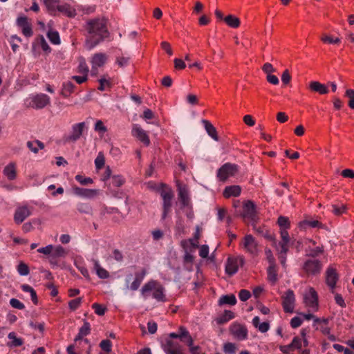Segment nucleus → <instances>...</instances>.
I'll return each instance as SVG.
<instances>
[{
    "instance_id": "58",
    "label": "nucleus",
    "mask_w": 354,
    "mask_h": 354,
    "mask_svg": "<svg viewBox=\"0 0 354 354\" xmlns=\"http://www.w3.org/2000/svg\"><path fill=\"white\" fill-rule=\"evenodd\" d=\"M124 183V180L121 176H113L112 177V184L113 186L119 187Z\"/></svg>"
},
{
    "instance_id": "47",
    "label": "nucleus",
    "mask_w": 354,
    "mask_h": 354,
    "mask_svg": "<svg viewBox=\"0 0 354 354\" xmlns=\"http://www.w3.org/2000/svg\"><path fill=\"white\" fill-rule=\"evenodd\" d=\"M92 308L94 310L95 313L100 316H102L104 315L106 308L103 306L102 305L98 303H94L92 305Z\"/></svg>"
},
{
    "instance_id": "51",
    "label": "nucleus",
    "mask_w": 354,
    "mask_h": 354,
    "mask_svg": "<svg viewBox=\"0 0 354 354\" xmlns=\"http://www.w3.org/2000/svg\"><path fill=\"white\" fill-rule=\"evenodd\" d=\"M236 346L234 343L227 342L223 346V351L227 354H234L236 353Z\"/></svg>"
},
{
    "instance_id": "50",
    "label": "nucleus",
    "mask_w": 354,
    "mask_h": 354,
    "mask_svg": "<svg viewBox=\"0 0 354 354\" xmlns=\"http://www.w3.org/2000/svg\"><path fill=\"white\" fill-rule=\"evenodd\" d=\"M345 96L349 98L348 106L354 109V89H347L345 92Z\"/></svg>"
},
{
    "instance_id": "44",
    "label": "nucleus",
    "mask_w": 354,
    "mask_h": 354,
    "mask_svg": "<svg viewBox=\"0 0 354 354\" xmlns=\"http://www.w3.org/2000/svg\"><path fill=\"white\" fill-rule=\"evenodd\" d=\"M17 271L21 276H26L30 272L29 267L24 262H20L19 263L17 266Z\"/></svg>"
},
{
    "instance_id": "60",
    "label": "nucleus",
    "mask_w": 354,
    "mask_h": 354,
    "mask_svg": "<svg viewBox=\"0 0 354 354\" xmlns=\"http://www.w3.org/2000/svg\"><path fill=\"white\" fill-rule=\"evenodd\" d=\"M95 131H98L102 133H104L107 131L106 127L104 125V123L102 120H97L95 124Z\"/></svg>"
},
{
    "instance_id": "26",
    "label": "nucleus",
    "mask_w": 354,
    "mask_h": 354,
    "mask_svg": "<svg viewBox=\"0 0 354 354\" xmlns=\"http://www.w3.org/2000/svg\"><path fill=\"white\" fill-rule=\"evenodd\" d=\"M180 339L187 344L188 346H191L193 344V339L189 335L188 330L184 326H180L178 330Z\"/></svg>"
},
{
    "instance_id": "30",
    "label": "nucleus",
    "mask_w": 354,
    "mask_h": 354,
    "mask_svg": "<svg viewBox=\"0 0 354 354\" xmlns=\"http://www.w3.org/2000/svg\"><path fill=\"white\" fill-rule=\"evenodd\" d=\"M75 88V86L71 82H64L60 94L64 97H68L74 92Z\"/></svg>"
},
{
    "instance_id": "16",
    "label": "nucleus",
    "mask_w": 354,
    "mask_h": 354,
    "mask_svg": "<svg viewBox=\"0 0 354 354\" xmlns=\"http://www.w3.org/2000/svg\"><path fill=\"white\" fill-rule=\"evenodd\" d=\"M73 192L74 194H75L77 196L84 197V198H91L97 195L98 190L82 188V187H79L77 186H73Z\"/></svg>"
},
{
    "instance_id": "8",
    "label": "nucleus",
    "mask_w": 354,
    "mask_h": 354,
    "mask_svg": "<svg viewBox=\"0 0 354 354\" xmlns=\"http://www.w3.org/2000/svg\"><path fill=\"white\" fill-rule=\"evenodd\" d=\"M50 103V97L44 93L37 94L31 98L28 104L29 107L41 109Z\"/></svg>"
},
{
    "instance_id": "1",
    "label": "nucleus",
    "mask_w": 354,
    "mask_h": 354,
    "mask_svg": "<svg viewBox=\"0 0 354 354\" xmlns=\"http://www.w3.org/2000/svg\"><path fill=\"white\" fill-rule=\"evenodd\" d=\"M86 31L85 44L91 50L110 36L108 20L104 17L88 19L84 25Z\"/></svg>"
},
{
    "instance_id": "33",
    "label": "nucleus",
    "mask_w": 354,
    "mask_h": 354,
    "mask_svg": "<svg viewBox=\"0 0 354 354\" xmlns=\"http://www.w3.org/2000/svg\"><path fill=\"white\" fill-rule=\"evenodd\" d=\"M234 317V313L231 310H225L224 313L216 319L218 324H223Z\"/></svg>"
},
{
    "instance_id": "28",
    "label": "nucleus",
    "mask_w": 354,
    "mask_h": 354,
    "mask_svg": "<svg viewBox=\"0 0 354 354\" xmlns=\"http://www.w3.org/2000/svg\"><path fill=\"white\" fill-rule=\"evenodd\" d=\"M202 122L204 124L205 129L208 135L214 140L218 141L219 138L217 131L216 128L212 124V123L206 120H203Z\"/></svg>"
},
{
    "instance_id": "11",
    "label": "nucleus",
    "mask_w": 354,
    "mask_h": 354,
    "mask_svg": "<svg viewBox=\"0 0 354 354\" xmlns=\"http://www.w3.org/2000/svg\"><path fill=\"white\" fill-rule=\"evenodd\" d=\"M17 25L21 29L23 35L26 37L33 35L32 26L26 17H19L17 19Z\"/></svg>"
},
{
    "instance_id": "64",
    "label": "nucleus",
    "mask_w": 354,
    "mask_h": 354,
    "mask_svg": "<svg viewBox=\"0 0 354 354\" xmlns=\"http://www.w3.org/2000/svg\"><path fill=\"white\" fill-rule=\"evenodd\" d=\"M291 80V75L288 70H285L281 75V81L284 84H288Z\"/></svg>"
},
{
    "instance_id": "36",
    "label": "nucleus",
    "mask_w": 354,
    "mask_h": 354,
    "mask_svg": "<svg viewBox=\"0 0 354 354\" xmlns=\"http://www.w3.org/2000/svg\"><path fill=\"white\" fill-rule=\"evenodd\" d=\"M268 279L272 284H274L277 281V271L276 268V264L274 266H269L267 270Z\"/></svg>"
},
{
    "instance_id": "53",
    "label": "nucleus",
    "mask_w": 354,
    "mask_h": 354,
    "mask_svg": "<svg viewBox=\"0 0 354 354\" xmlns=\"http://www.w3.org/2000/svg\"><path fill=\"white\" fill-rule=\"evenodd\" d=\"M81 303H82L81 297H78V298L72 299L68 303L69 308L72 310H75L76 309H77L80 307Z\"/></svg>"
},
{
    "instance_id": "55",
    "label": "nucleus",
    "mask_w": 354,
    "mask_h": 354,
    "mask_svg": "<svg viewBox=\"0 0 354 354\" xmlns=\"http://www.w3.org/2000/svg\"><path fill=\"white\" fill-rule=\"evenodd\" d=\"M10 304L12 308L19 310L24 309L25 308L24 304L15 298H12L10 300Z\"/></svg>"
},
{
    "instance_id": "5",
    "label": "nucleus",
    "mask_w": 354,
    "mask_h": 354,
    "mask_svg": "<svg viewBox=\"0 0 354 354\" xmlns=\"http://www.w3.org/2000/svg\"><path fill=\"white\" fill-rule=\"evenodd\" d=\"M238 171L239 167L237 165L227 162L218 169L216 176L220 181L225 182L228 178L235 176Z\"/></svg>"
},
{
    "instance_id": "12",
    "label": "nucleus",
    "mask_w": 354,
    "mask_h": 354,
    "mask_svg": "<svg viewBox=\"0 0 354 354\" xmlns=\"http://www.w3.org/2000/svg\"><path fill=\"white\" fill-rule=\"evenodd\" d=\"M243 247L252 255L258 254V245L252 235L248 234L244 237Z\"/></svg>"
},
{
    "instance_id": "35",
    "label": "nucleus",
    "mask_w": 354,
    "mask_h": 354,
    "mask_svg": "<svg viewBox=\"0 0 354 354\" xmlns=\"http://www.w3.org/2000/svg\"><path fill=\"white\" fill-rule=\"evenodd\" d=\"M236 304V299L233 294L223 295L222 297H220L218 300L219 305L229 304L233 306L235 305Z\"/></svg>"
},
{
    "instance_id": "61",
    "label": "nucleus",
    "mask_w": 354,
    "mask_h": 354,
    "mask_svg": "<svg viewBox=\"0 0 354 354\" xmlns=\"http://www.w3.org/2000/svg\"><path fill=\"white\" fill-rule=\"evenodd\" d=\"M251 297L250 292L249 290L243 289L239 293V297L240 300L245 301Z\"/></svg>"
},
{
    "instance_id": "49",
    "label": "nucleus",
    "mask_w": 354,
    "mask_h": 354,
    "mask_svg": "<svg viewBox=\"0 0 354 354\" xmlns=\"http://www.w3.org/2000/svg\"><path fill=\"white\" fill-rule=\"evenodd\" d=\"M75 180L78 181L81 185H86L88 184H92L93 183V180L90 177H84L82 175H76L75 176Z\"/></svg>"
},
{
    "instance_id": "41",
    "label": "nucleus",
    "mask_w": 354,
    "mask_h": 354,
    "mask_svg": "<svg viewBox=\"0 0 354 354\" xmlns=\"http://www.w3.org/2000/svg\"><path fill=\"white\" fill-rule=\"evenodd\" d=\"M324 252V247L318 246L314 249L310 250L309 252L306 254V257L310 259H315L319 254H322Z\"/></svg>"
},
{
    "instance_id": "15",
    "label": "nucleus",
    "mask_w": 354,
    "mask_h": 354,
    "mask_svg": "<svg viewBox=\"0 0 354 354\" xmlns=\"http://www.w3.org/2000/svg\"><path fill=\"white\" fill-rule=\"evenodd\" d=\"M338 280V274L336 270L333 268H328L326 272V283L332 289L333 293V289L335 288L337 281Z\"/></svg>"
},
{
    "instance_id": "56",
    "label": "nucleus",
    "mask_w": 354,
    "mask_h": 354,
    "mask_svg": "<svg viewBox=\"0 0 354 354\" xmlns=\"http://www.w3.org/2000/svg\"><path fill=\"white\" fill-rule=\"evenodd\" d=\"M100 86L98 87V89L100 91H104L106 88H110L111 86V83L109 80H107L105 78H101L99 80Z\"/></svg>"
},
{
    "instance_id": "46",
    "label": "nucleus",
    "mask_w": 354,
    "mask_h": 354,
    "mask_svg": "<svg viewBox=\"0 0 354 354\" xmlns=\"http://www.w3.org/2000/svg\"><path fill=\"white\" fill-rule=\"evenodd\" d=\"M95 164L97 169H102L105 164V158L102 152H100L95 160Z\"/></svg>"
},
{
    "instance_id": "20",
    "label": "nucleus",
    "mask_w": 354,
    "mask_h": 354,
    "mask_svg": "<svg viewBox=\"0 0 354 354\" xmlns=\"http://www.w3.org/2000/svg\"><path fill=\"white\" fill-rule=\"evenodd\" d=\"M308 88L311 91L318 93L320 95H325L329 92L328 87L318 81L310 82L308 84Z\"/></svg>"
},
{
    "instance_id": "62",
    "label": "nucleus",
    "mask_w": 354,
    "mask_h": 354,
    "mask_svg": "<svg viewBox=\"0 0 354 354\" xmlns=\"http://www.w3.org/2000/svg\"><path fill=\"white\" fill-rule=\"evenodd\" d=\"M321 40L324 43L329 44H338L340 42V39L339 38L333 39L332 37L328 35H324L321 38Z\"/></svg>"
},
{
    "instance_id": "27",
    "label": "nucleus",
    "mask_w": 354,
    "mask_h": 354,
    "mask_svg": "<svg viewBox=\"0 0 354 354\" xmlns=\"http://www.w3.org/2000/svg\"><path fill=\"white\" fill-rule=\"evenodd\" d=\"M106 60L107 57L104 53H98L93 56L91 63L93 67H101L106 63Z\"/></svg>"
},
{
    "instance_id": "34",
    "label": "nucleus",
    "mask_w": 354,
    "mask_h": 354,
    "mask_svg": "<svg viewBox=\"0 0 354 354\" xmlns=\"http://www.w3.org/2000/svg\"><path fill=\"white\" fill-rule=\"evenodd\" d=\"M93 261L94 263V269L96 271L97 275L100 279H107L109 277V272L104 268H102L97 260H93Z\"/></svg>"
},
{
    "instance_id": "2",
    "label": "nucleus",
    "mask_w": 354,
    "mask_h": 354,
    "mask_svg": "<svg viewBox=\"0 0 354 354\" xmlns=\"http://www.w3.org/2000/svg\"><path fill=\"white\" fill-rule=\"evenodd\" d=\"M158 192L162 199V219L165 220L171 210L174 194L171 187L163 183L161 184V187L159 189Z\"/></svg>"
},
{
    "instance_id": "9",
    "label": "nucleus",
    "mask_w": 354,
    "mask_h": 354,
    "mask_svg": "<svg viewBox=\"0 0 354 354\" xmlns=\"http://www.w3.org/2000/svg\"><path fill=\"white\" fill-rule=\"evenodd\" d=\"M230 332L239 340H243L248 337V330L244 325L234 323L230 328Z\"/></svg>"
},
{
    "instance_id": "32",
    "label": "nucleus",
    "mask_w": 354,
    "mask_h": 354,
    "mask_svg": "<svg viewBox=\"0 0 354 354\" xmlns=\"http://www.w3.org/2000/svg\"><path fill=\"white\" fill-rule=\"evenodd\" d=\"M44 3L50 15H55L59 6V0H44Z\"/></svg>"
},
{
    "instance_id": "24",
    "label": "nucleus",
    "mask_w": 354,
    "mask_h": 354,
    "mask_svg": "<svg viewBox=\"0 0 354 354\" xmlns=\"http://www.w3.org/2000/svg\"><path fill=\"white\" fill-rule=\"evenodd\" d=\"M3 174L9 180H13L17 178V169L15 162H10L3 171Z\"/></svg>"
},
{
    "instance_id": "19",
    "label": "nucleus",
    "mask_w": 354,
    "mask_h": 354,
    "mask_svg": "<svg viewBox=\"0 0 354 354\" xmlns=\"http://www.w3.org/2000/svg\"><path fill=\"white\" fill-rule=\"evenodd\" d=\"M304 302L309 307L314 308L318 306V295L313 288H310L309 292L304 296Z\"/></svg>"
},
{
    "instance_id": "14",
    "label": "nucleus",
    "mask_w": 354,
    "mask_h": 354,
    "mask_svg": "<svg viewBox=\"0 0 354 354\" xmlns=\"http://www.w3.org/2000/svg\"><path fill=\"white\" fill-rule=\"evenodd\" d=\"M30 215L31 211L27 206L19 207L15 212L14 221L17 224H20Z\"/></svg>"
},
{
    "instance_id": "23",
    "label": "nucleus",
    "mask_w": 354,
    "mask_h": 354,
    "mask_svg": "<svg viewBox=\"0 0 354 354\" xmlns=\"http://www.w3.org/2000/svg\"><path fill=\"white\" fill-rule=\"evenodd\" d=\"M57 12H59L70 18H73L77 15L76 10L68 3L59 5Z\"/></svg>"
},
{
    "instance_id": "63",
    "label": "nucleus",
    "mask_w": 354,
    "mask_h": 354,
    "mask_svg": "<svg viewBox=\"0 0 354 354\" xmlns=\"http://www.w3.org/2000/svg\"><path fill=\"white\" fill-rule=\"evenodd\" d=\"M174 67L176 69L182 70L186 67V64L183 59L176 58L174 59Z\"/></svg>"
},
{
    "instance_id": "6",
    "label": "nucleus",
    "mask_w": 354,
    "mask_h": 354,
    "mask_svg": "<svg viewBox=\"0 0 354 354\" xmlns=\"http://www.w3.org/2000/svg\"><path fill=\"white\" fill-rule=\"evenodd\" d=\"M85 128L86 123L84 122L73 125L71 133L69 135L64 136L63 137L64 142H75L78 140L82 136Z\"/></svg>"
},
{
    "instance_id": "21",
    "label": "nucleus",
    "mask_w": 354,
    "mask_h": 354,
    "mask_svg": "<svg viewBox=\"0 0 354 354\" xmlns=\"http://www.w3.org/2000/svg\"><path fill=\"white\" fill-rule=\"evenodd\" d=\"M133 136L136 137L145 145L148 146L150 144V140L146 132L139 127H135L132 131Z\"/></svg>"
},
{
    "instance_id": "22",
    "label": "nucleus",
    "mask_w": 354,
    "mask_h": 354,
    "mask_svg": "<svg viewBox=\"0 0 354 354\" xmlns=\"http://www.w3.org/2000/svg\"><path fill=\"white\" fill-rule=\"evenodd\" d=\"M146 274L147 270L145 268H142L140 271L136 272L135 273L134 281L131 283L130 286V289L131 290H136L138 289Z\"/></svg>"
},
{
    "instance_id": "4",
    "label": "nucleus",
    "mask_w": 354,
    "mask_h": 354,
    "mask_svg": "<svg viewBox=\"0 0 354 354\" xmlns=\"http://www.w3.org/2000/svg\"><path fill=\"white\" fill-rule=\"evenodd\" d=\"M323 264L317 259H307L301 266V270L307 277L317 276L322 272Z\"/></svg>"
},
{
    "instance_id": "3",
    "label": "nucleus",
    "mask_w": 354,
    "mask_h": 354,
    "mask_svg": "<svg viewBox=\"0 0 354 354\" xmlns=\"http://www.w3.org/2000/svg\"><path fill=\"white\" fill-rule=\"evenodd\" d=\"M152 290H153L152 295L153 298L158 301L164 302L166 301L165 295L164 294V287L159 282L153 279L150 280L142 286L141 293L143 297H146L147 293Z\"/></svg>"
},
{
    "instance_id": "57",
    "label": "nucleus",
    "mask_w": 354,
    "mask_h": 354,
    "mask_svg": "<svg viewBox=\"0 0 354 354\" xmlns=\"http://www.w3.org/2000/svg\"><path fill=\"white\" fill-rule=\"evenodd\" d=\"M89 70L88 68L84 61L80 62L78 66V73L82 74L83 75H86L88 77V73Z\"/></svg>"
},
{
    "instance_id": "40",
    "label": "nucleus",
    "mask_w": 354,
    "mask_h": 354,
    "mask_svg": "<svg viewBox=\"0 0 354 354\" xmlns=\"http://www.w3.org/2000/svg\"><path fill=\"white\" fill-rule=\"evenodd\" d=\"M77 210L82 214H92V207L88 203H79L77 205Z\"/></svg>"
},
{
    "instance_id": "42",
    "label": "nucleus",
    "mask_w": 354,
    "mask_h": 354,
    "mask_svg": "<svg viewBox=\"0 0 354 354\" xmlns=\"http://www.w3.org/2000/svg\"><path fill=\"white\" fill-rule=\"evenodd\" d=\"M47 37L52 44L56 45L60 44L59 35L57 31H48Z\"/></svg>"
},
{
    "instance_id": "39",
    "label": "nucleus",
    "mask_w": 354,
    "mask_h": 354,
    "mask_svg": "<svg viewBox=\"0 0 354 354\" xmlns=\"http://www.w3.org/2000/svg\"><path fill=\"white\" fill-rule=\"evenodd\" d=\"M68 254V252L61 245H57L55 248H53L51 256L55 258L65 257Z\"/></svg>"
},
{
    "instance_id": "17",
    "label": "nucleus",
    "mask_w": 354,
    "mask_h": 354,
    "mask_svg": "<svg viewBox=\"0 0 354 354\" xmlns=\"http://www.w3.org/2000/svg\"><path fill=\"white\" fill-rule=\"evenodd\" d=\"M256 205L252 201H248L244 203L242 216L254 220L256 217Z\"/></svg>"
},
{
    "instance_id": "31",
    "label": "nucleus",
    "mask_w": 354,
    "mask_h": 354,
    "mask_svg": "<svg viewBox=\"0 0 354 354\" xmlns=\"http://www.w3.org/2000/svg\"><path fill=\"white\" fill-rule=\"evenodd\" d=\"M223 21L229 27L232 28H237L241 25V21L239 18L233 15H227L225 17V19H223Z\"/></svg>"
},
{
    "instance_id": "37",
    "label": "nucleus",
    "mask_w": 354,
    "mask_h": 354,
    "mask_svg": "<svg viewBox=\"0 0 354 354\" xmlns=\"http://www.w3.org/2000/svg\"><path fill=\"white\" fill-rule=\"evenodd\" d=\"M21 288L23 291L26 292H30L31 299H32L33 304H37L38 299H37V295L36 291L30 286H29L28 284H23L21 286Z\"/></svg>"
},
{
    "instance_id": "45",
    "label": "nucleus",
    "mask_w": 354,
    "mask_h": 354,
    "mask_svg": "<svg viewBox=\"0 0 354 354\" xmlns=\"http://www.w3.org/2000/svg\"><path fill=\"white\" fill-rule=\"evenodd\" d=\"M277 223L281 229H288L290 227V221L288 217L280 216L278 218Z\"/></svg>"
},
{
    "instance_id": "18",
    "label": "nucleus",
    "mask_w": 354,
    "mask_h": 354,
    "mask_svg": "<svg viewBox=\"0 0 354 354\" xmlns=\"http://www.w3.org/2000/svg\"><path fill=\"white\" fill-rule=\"evenodd\" d=\"M178 200L180 202L182 207H185L190 206V198L189 196V191L187 187L185 185H178Z\"/></svg>"
},
{
    "instance_id": "59",
    "label": "nucleus",
    "mask_w": 354,
    "mask_h": 354,
    "mask_svg": "<svg viewBox=\"0 0 354 354\" xmlns=\"http://www.w3.org/2000/svg\"><path fill=\"white\" fill-rule=\"evenodd\" d=\"M265 253L266 255V259L269 263V266H271V265L274 266V264H276L275 259L272 254L271 250L268 249V248H266Z\"/></svg>"
},
{
    "instance_id": "13",
    "label": "nucleus",
    "mask_w": 354,
    "mask_h": 354,
    "mask_svg": "<svg viewBox=\"0 0 354 354\" xmlns=\"http://www.w3.org/2000/svg\"><path fill=\"white\" fill-rule=\"evenodd\" d=\"M162 347L167 354H185L182 346L171 339H167Z\"/></svg>"
},
{
    "instance_id": "25",
    "label": "nucleus",
    "mask_w": 354,
    "mask_h": 354,
    "mask_svg": "<svg viewBox=\"0 0 354 354\" xmlns=\"http://www.w3.org/2000/svg\"><path fill=\"white\" fill-rule=\"evenodd\" d=\"M241 188L239 185L227 186L223 191V196L225 198H230L231 196L237 197L241 194Z\"/></svg>"
},
{
    "instance_id": "48",
    "label": "nucleus",
    "mask_w": 354,
    "mask_h": 354,
    "mask_svg": "<svg viewBox=\"0 0 354 354\" xmlns=\"http://www.w3.org/2000/svg\"><path fill=\"white\" fill-rule=\"evenodd\" d=\"M332 212L336 216H340L344 212H345L346 209V206L345 205H342L341 206H338L337 205H332Z\"/></svg>"
},
{
    "instance_id": "54",
    "label": "nucleus",
    "mask_w": 354,
    "mask_h": 354,
    "mask_svg": "<svg viewBox=\"0 0 354 354\" xmlns=\"http://www.w3.org/2000/svg\"><path fill=\"white\" fill-rule=\"evenodd\" d=\"M38 41H39V44L42 50L45 52L50 51V48L49 47L48 43L46 42L45 38L43 35H39L37 38Z\"/></svg>"
},
{
    "instance_id": "10",
    "label": "nucleus",
    "mask_w": 354,
    "mask_h": 354,
    "mask_svg": "<svg viewBox=\"0 0 354 354\" xmlns=\"http://www.w3.org/2000/svg\"><path fill=\"white\" fill-rule=\"evenodd\" d=\"M240 263L241 266H242L244 263V260L242 257L240 258H233L229 257L227 260L225 265V272L226 273L232 276L237 272L239 269V263Z\"/></svg>"
},
{
    "instance_id": "7",
    "label": "nucleus",
    "mask_w": 354,
    "mask_h": 354,
    "mask_svg": "<svg viewBox=\"0 0 354 354\" xmlns=\"http://www.w3.org/2000/svg\"><path fill=\"white\" fill-rule=\"evenodd\" d=\"M295 297L293 290L289 289L282 296V306L285 313H292L294 311Z\"/></svg>"
},
{
    "instance_id": "52",
    "label": "nucleus",
    "mask_w": 354,
    "mask_h": 354,
    "mask_svg": "<svg viewBox=\"0 0 354 354\" xmlns=\"http://www.w3.org/2000/svg\"><path fill=\"white\" fill-rule=\"evenodd\" d=\"M111 342L109 339H104L100 343V347L104 351L109 353L111 351Z\"/></svg>"
},
{
    "instance_id": "38",
    "label": "nucleus",
    "mask_w": 354,
    "mask_h": 354,
    "mask_svg": "<svg viewBox=\"0 0 354 354\" xmlns=\"http://www.w3.org/2000/svg\"><path fill=\"white\" fill-rule=\"evenodd\" d=\"M8 337L12 339L10 343H8V346L11 347H17L23 344L24 341L22 339L17 337L15 333L11 332L8 334Z\"/></svg>"
},
{
    "instance_id": "43",
    "label": "nucleus",
    "mask_w": 354,
    "mask_h": 354,
    "mask_svg": "<svg viewBox=\"0 0 354 354\" xmlns=\"http://www.w3.org/2000/svg\"><path fill=\"white\" fill-rule=\"evenodd\" d=\"M290 344L291 346L292 351L295 349L300 351L302 347V339L301 337L296 336L292 339Z\"/></svg>"
},
{
    "instance_id": "29",
    "label": "nucleus",
    "mask_w": 354,
    "mask_h": 354,
    "mask_svg": "<svg viewBox=\"0 0 354 354\" xmlns=\"http://www.w3.org/2000/svg\"><path fill=\"white\" fill-rule=\"evenodd\" d=\"M90 332V324L88 322L85 321L84 322L83 326L80 328L77 335L75 338V342L77 343L79 341L82 340L83 337L88 335Z\"/></svg>"
}]
</instances>
